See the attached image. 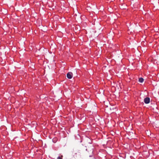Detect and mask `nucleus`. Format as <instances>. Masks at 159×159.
Here are the masks:
<instances>
[{
	"label": "nucleus",
	"instance_id": "20e7f679",
	"mask_svg": "<svg viewBox=\"0 0 159 159\" xmlns=\"http://www.w3.org/2000/svg\"><path fill=\"white\" fill-rule=\"evenodd\" d=\"M57 158L58 159H62V158H61V157H58Z\"/></svg>",
	"mask_w": 159,
	"mask_h": 159
},
{
	"label": "nucleus",
	"instance_id": "7ed1b4c3",
	"mask_svg": "<svg viewBox=\"0 0 159 159\" xmlns=\"http://www.w3.org/2000/svg\"><path fill=\"white\" fill-rule=\"evenodd\" d=\"M144 81L143 79V78L141 77L139 79V81L140 83H142Z\"/></svg>",
	"mask_w": 159,
	"mask_h": 159
},
{
	"label": "nucleus",
	"instance_id": "f03ea898",
	"mask_svg": "<svg viewBox=\"0 0 159 159\" xmlns=\"http://www.w3.org/2000/svg\"><path fill=\"white\" fill-rule=\"evenodd\" d=\"M150 99L148 97H147L144 99V102L146 104H148L150 102Z\"/></svg>",
	"mask_w": 159,
	"mask_h": 159
},
{
	"label": "nucleus",
	"instance_id": "f257e3e1",
	"mask_svg": "<svg viewBox=\"0 0 159 159\" xmlns=\"http://www.w3.org/2000/svg\"><path fill=\"white\" fill-rule=\"evenodd\" d=\"M73 74L71 72H69L67 74V77L69 79H71L72 77Z\"/></svg>",
	"mask_w": 159,
	"mask_h": 159
}]
</instances>
